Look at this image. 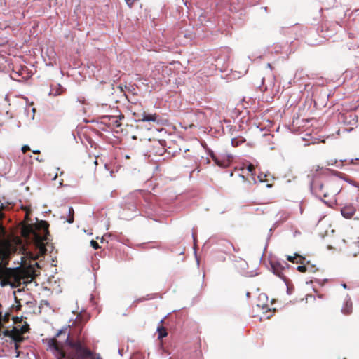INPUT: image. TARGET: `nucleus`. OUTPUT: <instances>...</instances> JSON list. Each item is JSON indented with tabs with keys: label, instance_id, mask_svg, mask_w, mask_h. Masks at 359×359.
Here are the masks:
<instances>
[{
	"label": "nucleus",
	"instance_id": "obj_32",
	"mask_svg": "<svg viewBox=\"0 0 359 359\" xmlns=\"http://www.w3.org/2000/svg\"><path fill=\"white\" fill-rule=\"evenodd\" d=\"M21 308V305L19 304L17 306H16V309L17 310H20Z\"/></svg>",
	"mask_w": 359,
	"mask_h": 359
},
{
	"label": "nucleus",
	"instance_id": "obj_36",
	"mask_svg": "<svg viewBox=\"0 0 359 359\" xmlns=\"http://www.w3.org/2000/svg\"><path fill=\"white\" fill-rule=\"evenodd\" d=\"M15 299L16 302H18L17 297H15Z\"/></svg>",
	"mask_w": 359,
	"mask_h": 359
},
{
	"label": "nucleus",
	"instance_id": "obj_29",
	"mask_svg": "<svg viewBox=\"0 0 359 359\" xmlns=\"http://www.w3.org/2000/svg\"><path fill=\"white\" fill-rule=\"evenodd\" d=\"M13 320H14V323H16L17 322L20 321V319H19V318L16 317V318H13Z\"/></svg>",
	"mask_w": 359,
	"mask_h": 359
},
{
	"label": "nucleus",
	"instance_id": "obj_35",
	"mask_svg": "<svg viewBox=\"0 0 359 359\" xmlns=\"http://www.w3.org/2000/svg\"><path fill=\"white\" fill-rule=\"evenodd\" d=\"M252 180H253V181H254V183H255V182H256L255 179L253 177V178H252Z\"/></svg>",
	"mask_w": 359,
	"mask_h": 359
},
{
	"label": "nucleus",
	"instance_id": "obj_26",
	"mask_svg": "<svg viewBox=\"0 0 359 359\" xmlns=\"http://www.w3.org/2000/svg\"><path fill=\"white\" fill-rule=\"evenodd\" d=\"M125 1L129 6H132L133 5V4L135 3V0H125Z\"/></svg>",
	"mask_w": 359,
	"mask_h": 359
},
{
	"label": "nucleus",
	"instance_id": "obj_30",
	"mask_svg": "<svg viewBox=\"0 0 359 359\" xmlns=\"http://www.w3.org/2000/svg\"><path fill=\"white\" fill-rule=\"evenodd\" d=\"M32 152L34 154H40V151L39 150H33Z\"/></svg>",
	"mask_w": 359,
	"mask_h": 359
},
{
	"label": "nucleus",
	"instance_id": "obj_31",
	"mask_svg": "<svg viewBox=\"0 0 359 359\" xmlns=\"http://www.w3.org/2000/svg\"><path fill=\"white\" fill-rule=\"evenodd\" d=\"M25 219V220H28V219H29V213L28 212L26 213Z\"/></svg>",
	"mask_w": 359,
	"mask_h": 359
},
{
	"label": "nucleus",
	"instance_id": "obj_13",
	"mask_svg": "<svg viewBox=\"0 0 359 359\" xmlns=\"http://www.w3.org/2000/svg\"><path fill=\"white\" fill-rule=\"evenodd\" d=\"M271 268L273 272L281 278H284L283 270L284 267L281 265L280 263L278 262H271Z\"/></svg>",
	"mask_w": 359,
	"mask_h": 359
},
{
	"label": "nucleus",
	"instance_id": "obj_15",
	"mask_svg": "<svg viewBox=\"0 0 359 359\" xmlns=\"http://www.w3.org/2000/svg\"><path fill=\"white\" fill-rule=\"evenodd\" d=\"M240 177L242 180V182L243 184V186L242 187V189L243 191H248L249 189V186L251 185V182L250 180H248L246 177H245L244 175H240Z\"/></svg>",
	"mask_w": 359,
	"mask_h": 359
},
{
	"label": "nucleus",
	"instance_id": "obj_17",
	"mask_svg": "<svg viewBox=\"0 0 359 359\" xmlns=\"http://www.w3.org/2000/svg\"><path fill=\"white\" fill-rule=\"evenodd\" d=\"M68 212H69V216H68V218L67 219V221L69 223H73L74 222V214L73 208L69 207Z\"/></svg>",
	"mask_w": 359,
	"mask_h": 359
},
{
	"label": "nucleus",
	"instance_id": "obj_34",
	"mask_svg": "<svg viewBox=\"0 0 359 359\" xmlns=\"http://www.w3.org/2000/svg\"><path fill=\"white\" fill-rule=\"evenodd\" d=\"M308 297L311 298V297H312V295H311V294H307V295H306V299H308Z\"/></svg>",
	"mask_w": 359,
	"mask_h": 359
},
{
	"label": "nucleus",
	"instance_id": "obj_2",
	"mask_svg": "<svg viewBox=\"0 0 359 359\" xmlns=\"http://www.w3.org/2000/svg\"><path fill=\"white\" fill-rule=\"evenodd\" d=\"M49 224L45 220L39 221L35 224H25L21 229L22 236L34 242L35 252L27 251L25 255L30 261H36L43 257L47 250L46 244L50 241Z\"/></svg>",
	"mask_w": 359,
	"mask_h": 359
},
{
	"label": "nucleus",
	"instance_id": "obj_24",
	"mask_svg": "<svg viewBox=\"0 0 359 359\" xmlns=\"http://www.w3.org/2000/svg\"><path fill=\"white\" fill-rule=\"evenodd\" d=\"M297 270L302 273H304L306 271V266H299L297 267Z\"/></svg>",
	"mask_w": 359,
	"mask_h": 359
},
{
	"label": "nucleus",
	"instance_id": "obj_18",
	"mask_svg": "<svg viewBox=\"0 0 359 359\" xmlns=\"http://www.w3.org/2000/svg\"><path fill=\"white\" fill-rule=\"evenodd\" d=\"M352 304L351 302H346L345 307L343 309V312L345 314H349L351 312Z\"/></svg>",
	"mask_w": 359,
	"mask_h": 359
},
{
	"label": "nucleus",
	"instance_id": "obj_27",
	"mask_svg": "<svg viewBox=\"0 0 359 359\" xmlns=\"http://www.w3.org/2000/svg\"><path fill=\"white\" fill-rule=\"evenodd\" d=\"M257 306L258 308H260L262 307V309H268V307H267V305L266 304H262V305H260V304H257Z\"/></svg>",
	"mask_w": 359,
	"mask_h": 359
},
{
	"label": "nucleus",
	"instance_id": "obj_23",
	"mask_svg": "<svg viewBox=\"0 0 359 359\" xmlns=\"http://www.w3.org/2000/svg\"><path fill=\"white\" fill-rule=\"evenodd\" d=\"M6 234V229L2 224H0V236H4Z\"/></svg>",
	"mask_w": 359,
	"mask_h": 359
},
{
	"label": "nucleus",
	"instance_id": "obj_6",
	"mask_svg": "<svg viewBox=\"0 0 359 359\" xmlns=\"http://www.w3.org/2000/svg\"><path fill=\"white\" fill-rule=\"evenodd\" d=\"M318 189L316 191V195L320 198L322 202L325 203H330L332 202V198L337 193V189H332V182L330 180H325L324 182L318 181Z\"/></svg>",
	"mask_w": 359,
	"mask_h": 359
},
{
	"label": "nucleus",
	"instance_id": "obj_3",
	"mask_svg": "<svg viewBox=\"0 0 359 359\" xmlns=\"http://www.w3.org/2000/svg\"><path fill=\"white\" fill-rule=\"evenodd\" d=\"M35 276V270L31 263L27 268L20 266L13 269H0L2 285H9L13 288L20 286L22 283L27 284L31 282Z\"/></svg>",
	"mask_w": 359,
	"mask_h": 359
},
{
	"label": "nucleus",
	"instance_id": "obj_10",
	"mask_svg": "<svg viewBox=\"0 0 359 359\" xmlns=\"http://www.w3.org/2000/svg\"><path fill=\"white\" fill-rule=\"evenodd\" d=\"M134 116L139 121H152L154 123H159V116L156 114H147L144 111L142 114L134 112Z\"/></svg>",
	"mask_w": 359,
	"mask_h": 359
},
{
	"label": "nucleus",
	"instance_id": "obj_19",
	"mask_svg": "<svg viewBox=\"0 0 359 359\" xmlns=\"http://www.w3.org/2000/svg\"><path fill=\"white\" fill-rule=\"evenodd\" d=\"M247 170L249 174H250L251 176H254L255 175V167L254 165L250 163L247 166Z\"/></svg>",
	"mask_w": 359,
	"mask_h": 359
},
{
	"label": "nucleus",
	"instance_id": "obj_12",
	"mask_svg": "<svg viewBox=\"0 0 359 359\" xmlns=\"http://www.w3.org/2000/svg\"><path fill=\"white\" fill-rule=\"evenodd\" d=\"M313 129H309L306 130L302 137V140L304 142V146H309L314 144V136L313 135Z\"/></svg>",
	"mask_w": 359,
	"mask_h": 359
},
{
	"label": "nucleus",
	"instance_id": "obj_1",
	"mask_svg": "<svg viewBox=\"0 0 359 359\" xmlns=\"http://www.w3.org/2000/svg\"><path fill=\"white\" fill-rule=\"evenodd\" d=\"M89 316L86 313H79L72 321L70 331L66 334V330H60L56 337L65 335L64 341H60L56 338L47 339V344L57 359H88L93 355V351L88 348L83 340L79 337H74V334H81L86 323L88 320Z\"/></svg>",
	"mask_w": 359,
	"mask_h": 359
},
{
	"label": "nucleus",
	"instance_id": "obj_33",
	"mask_svg": "<svg viewBox=\"0 0 359 359\" xmlns=\"http://www.w3.org/2000/svg\"><path fill=\"white\" fill-rule=\"evenodd\" d=\"M34 266H37V267H39V263H37V262H35V263H34Z\"/></svg>",
	"mask_w": 359,
	"mask_h": 359
},
{
	"label": "nucleus",
	"instance_id": "obj_4",
	"mask_svg": "<svg viewBox=\"0 0 359 359\" xmlns=\"http://www.w3.org/2000/svg\"><path fill=\"white\" fill-rule=\"evenodd\" d=\"M316 231L320 238L319 245L328 250H335L341 241H344L332 229L330 219L325 216L316 224Z\"/></svg>",
	"mask_w": 359,
	"mask_h": 359
},
{
	"label": "nucleus",
	"instance_id": "obj_11",
	"mask_svg": "<svg viewBox=\"0 0 359 359\" xmlns=\"http://www.w3.org/2000/svg\"><path fill=\"white\" fill-rule=\"evenodd\" d=\"M356 209L351 205H346L341 209L342 216L346 219H351L355 214Z\"/></svg>",
	"mask_w": 359,
	"mask_h": 359
},
{
	"label": "nucleus",
	"instance_id": "obj_22",
	"mask_svg": "<svg viewBox=\"0 0 359 359\" xmlns=\"http://www.w3.org/2000/svg\"><path fill=\"white\" fill-rule=\"evenodd\" d=\"M90 245L95 250L99 249L100 248L98 243L94 240H92L90 241Z\"/></svg>",
	"mask_w": 359,
	"mask_h": 359
},
{
	"label": "nucleus",
	"instance_id": "obj_20",
	"mask_svg": "<svg viewBox=\"0 0 359 359\" xmlns=\"http://www.w3.org/2000/svg\"><path fill=\"white\" fill-rule=\"evenodd\" d=\"M326 83V80L323 77L316 76V86H324Z\"/></svg>",
	"mask_w": 359,
	"mask_h": 359
},
{
	"label": "nucleus",
	"instance_id": "obj_9",
	"mask_svg": "<svg viewBox=\"0 0 359 359\" xmlns=\"http://www.w3.org/2000/svg\"><path fill=\"white\" fill-rule=\"evenodd\" d=\"M11 246L10 244H5L0 248V266H6L8 264Z\"/></svg>",
	"mask_w": 359,
	"mask_h": 359
},
{
	"label": "nucleus",
	"instance_id": "obj_7",
	"mask_svg": "<svg viewBox=\"0 0 359 359\" xmlns=\"http://www.w3.org/2000/svg\"><path fill=\"white\" fill-rule=\"evenodd\" d=\"M122 119H124L123 114L118 116H104L102 117V122L111 126L114 129H116V132H118L119 128L122 130L121 128L122 126L121 121Z\"/></svg>",
	"mask_w": 359,
	"mask_h": 359
},
{
	"label": "nucleus",
	"instance_id": "obj_5",
	"mask_svg": "<svg viewBox=\"0 0 359 359\" xmlns=\"http://www.w3.org/2000/svg\"><path fill=\"white\" fill-rule=\"evenodd\" d=\"M29 330V325L25 322V325L20 328L13 327L12 329H6L2 332L3 338H8L11 342L14 344V348L17 351L20 346V344L25 340L23 334L27 333Z\"/></svg>",
	"mask_w": 359,
	"mask_h": 359
},
{
	"label": "nucleus",
	"instance_id": "obj_28",
	"mask_svg": "<svg viewBox=\"0 0 359 359\" xmlns=\"http://www.w3.org/2000/svg\"><path fill=\"white\" fill-rule=\"evenodd\" d=\"M88 358H90V359H102V358L99 355H94L93 354L92 355L91 357H89Z\"/></svg>",
	"mask_w": 359,
	"mask_h": 359
},
{
	"label": "nucleus",
	"instance_id": "obj_21",
	"mask_svg": "<svg viewBox=\"0 0 359 359\" xmlns=\"http://www.w3.org/2000/svg\"><path fill=\"white\" fill-rule=\"evenodd\" d=\"M4 208V204L0 201V220H1L4 217V214L2 212Z\"/></svg>",
	"mask_w": 359,
	"mask_h": 359
},
{
	"label": "nucleus",
	"instance_id": "obj_16",
	"mask_svg": "<svg viewBox=\"0 0 359 359\" xmlns=\"http://www.w3.org/2000/svg\"><path fill=\"white\" fill-rule=\"evenodd\" d=\"M287 259L292 263H299V261L304 259V258L297 254H295L294 256L288 255L287 257Z\"/></svg>",
	"mask_w": 359,
	"mask_h": 359
},
{
	"label": "nucleus",
	"instance_id": "obj_8",
	"mask_svg": "<svg viewBox=\"0 0 359 359\" xmlns=\"http://www.w3.org/2000/svg\"><path fill=\"white\" fill-rule=\"evenodd\" d=\"M210 157L215 163L221 168L228 167L232 161V156L226 154L224 156H217L212 151L210 153Z\"/></svg>",
	"mask_w": 359,
	"mask_h": 359
},
{
	"label": "nucleus",
	"instance_id": "obj_25",
	"mask_svg": "<svg viewBox=\"0 0 359 359\" xmlns=\"http://www.w3.org/2000/svg\"><path fill=\"white\" fill-rule=\"evenodd\" d=\"M30 149H29V147L27 146V145H24L22 147V151L25 154L26 153L27 151H29Z\"/></svg>",
	"mask_w": 359,
	"mask_h": 359
},
{
	"label": "nucleus",
	"instance_id": "obj_14",
	"mask_svg": "<svg viewBox=\"0 0 359 359\" xmlns=\"http://www.w3.org/2000/svg\"><path fill=\"white\" fill-rule=\"evenodd\" d=\"M157 332L158 334V338L161 339L168 335L167 330L163 325H160L157 327Z\"/></svg>",
	"mask_w": 359,
	"mask_h": 359
}]
</instances>
